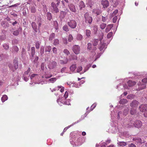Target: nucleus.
I'll return each instance as SVG.
<instances>
[{
    "mask_svg": "<svg viewBox=\"0 0 147 147\" xmlns=\"http://www.w3.org/2000/svg\"><path fill=\"white\" fill-rule=\"evenodd\" d=\"M31 82H34L35 84H43L44 82L38 80L40 77L37 74H32L31 75H29Z\"/></svg>",
    "mask_w": 147,
    "mask_h": 147,
    "instance_id": "f257e3e1",
    "label": "nucleus"
},
{
    "mask_svg": "<svg viewBox=\"0 0 147 147\" xmlns=\"http://www.w3.org/2000/svg\"><path fill=\"white\" fill-rule=\"evenodd\" d=\"M100 35H99V38H100V41L101 42L100 45L99 46V49L100 51L103 50V51L101 53V54L104 51V50L107 48V45L105 43H104L103 42H102V39L103 37V33L101 32L100 33Z\"/></svg>",
    "mask_w": 147,
    "mask_h": 147,
    "instance_id": "f03ea898",
    "label": "nucleus"
},
{
    "mask_svg": "<svg viewBox=\"0 0 147 147\" xmlns=\"http://www.w3.org/2000/svg\"><path fill=\"white\" fill-rule=\"evenodd\" d=\"M129 108L128 107H126L124 109L123 114L121 111L119 112L117 115V119H119L121 117H122V115L125 116H126L129 113Z\"/></svg>",
    "mask_w": 147,
    "mask_h": 147,
    "instance_id": "7ed1b4c3",
    "label": "nucleus"
},
{
    "mask_svg": "<svg viewBox=\"0 0 147 147\" xmlns=\"http://www.w3.org/2000/svg\"><path fill=\"white\" fill-rule=\"evenodd\" d=\"M119 84L117 85V88L119 90L124 89H129L128 86L127 85L124 84V80L121 79L119 81Z\"/></svg>",
    "mask_w": 147,
    "mask_h": 147,
    "instance_id": "20e7f679",
    "label": "nucleus"
},
{
    "mask_svg": "<svg viewBox=\"0 0 147 147\" xmlns=\"http://www.w3.org/2000/svg\"><path fill=\"white\" fill-rule=\"evenodd\" d=\"M146 83H147V77L144 78L142 80V82L139 83L138 84L139 88L137 90H140L145 88L146 87Z\"/></svg>",
    "mask_w": 147,
    "mask_h": 147,
    "instance_id": "39448f33",
    "label": "nucleus"
},
{
    "mask_svg": "<svg viewBox=\"0 0 147 147\" xmlns=\"http://www.w3.org/2000/svg\"><path fill=\"white\" fill-rule=\"evenodd\" d=\"M13 63L14 66L13 65L11 64H9L8 65L10 69L13 72H14L18 67L17 60L16 59L14 60L13 61Z\"/></svg>",
    "mask_w": 147,
    "mask_h": 147,
    "instance_id": "423d86ee",
    "label": "nucleus"
},
{
    "mask_svg": "<svg viewBox=\"0 0 147 147\" xmlns=\"http://www.w3.org/2000/svg\"><path fill=\"white\" fill-rule=\"evenodd\" d=\"M62 98H61V96H59V98L57 100V102L58 104L61 106V104L69 105H70L69 100L65 101V100Z\"/></svg>",
    "mask_w": 147,
    "mask_h": 147,
    "instance_id": "0eeeda50",
    "label": "nucleus"
},
{
    "mask_svg": "<svg viewBox=\"0 0 147 147\" xmlns=\"http://www.w3.org/2000/svg\"><path fill=\"white\" fill-rule=\"evenodd\" d=\"M84 18L85 20V22L91 24L92 21V18L90 16L88 13H86L84 15Z\"/></svg>",
    "mask_w": 147,
    "mask_h": 147,
    "instance_id": "6e6552de",
    "label": "nucleus"
},
{
    "mask_svg": "<svg viewBox=\"0 0 147 147\" xmlns=\"http://www.w3.org/2000/svg\"><path fill=\"white\" fill-rule=\"evenodd\" d=\"M67 24L71 28L74 29L76 26L77 22L74 20H71L67 22Z\"/></svg>",
    "mask_w": 147,
    "mask_h": 147,
    "instance_id": "1a4fd4ad",
    "label": "nucleus"
},
{
    "mask_svg": "<svg viewBox=\"0 0 147 147\" xmlns=\"http://www.w3.org/2000/svg\"><path fill=\"white\" fill-rule=\"evenodd\" d=\"M96 105V104L95 103L93 104L91 107V109L88 111V109H89V107H88L86 109V113L84 115H82L81 117V118L82 119H84L88 114V113L91 111H92L94 108L95 107Z\"/></svg>",
    "mask_w": 147,
    "mask_h": 147,
    "instance_id": "9d476101",
    "label": "nucleus"
},
{
    "mask_svg": "<svg viewBox=\"0 0 147 147\" xmlns=\"http://www.w3.org/2000/svg\"><path fill=\"white\" fill-rule=\"evenodd\" d=\"M81 141L82 140L81 138H76V140H75L74 141H70V142L71 144H74L76 146L81 145L82 143Z\"/></svg>",
    "mask_w": 147,
    "mask_h": 147,
    "instance_id": "9b49d317",
    "label": "nucleus"
},
{
    "mask_svg": "<svg viewBox=\"0 0 147 147\" xmlns=\"http://www.w3.org/2000/svg\"><path fill=\"white\" fill-rule=\"evenodd\" d=\"M51 7L52 8V11L54 13H57L59 11V9L57 8V5L56 4H55L53 2H52L51 3Z\"/></svg>",
    "mask_w": 147,
    "mask_h": 147,
    "instance_id": "f8f14e48",
    "label": "nucleus"
},
{
    "mask_svg": "<svg viewBox=\"0 0 147 147\" xmlns=\"http://www.w3.org/2000/svg\"><path fill=\"white\" fill-rule=\"evenodd\" d=\"M73 50L74 53L76 54H79L80 51V48L78 45H75L73 47Z\"/></svg>",
    "mask_w": 147,
    "mask_h": 147,
    "instance_id": "ddd939ff",
    "label": "nucleus"
},
{
    "mask_svg": "<svg viewBox=\"0 0 147 147\" xmlns=\"http://www.w3.org/2000/svg\"><path fill=\"white\" fill-rule=\"evenodd\" d=\"M139 109L140 111L143 112L147 111V104L141 105L139 107Z\"/></svg>",
    "mask_w": 147,
    "mask_h": 147,
    "instance_id": "4468645a",
    "label": "nucleus"
},
{
    "mask_svg": "<svg viewBox=\"0 0 147 147\" xmlns=\"http://www.w3.org/2000/svg\"><path fill=\"white\" fill-rule=\"evenodd\" d=\"M57 65V63L55 61L50 62L48 65L49 68L51 69L55 67Z\"/></svg>",
    "mask_w": 147,
    "mask_h": 147,
    "instance_id": "2eb2a0df",
    "label": "nucleus"
},
{
    "mask_svg": "<svg viewBox=\"0 0 147 147\" xmlns=\"http://www.w3.org/2000/svg\"><path fill=\"white\" fill-rule=\"evenodd\" d=\"M139 104L138 101L136 100H134L131 103L130 106L132 108H136Z\"/></svg>",
    "mask_w": 147,
    "mask_h": 147,
    "instance_id": "dca6fc26",
    "label": "nucleus"
},
{
    "mask_svg": "<svg viewBox=\"0 0 147 147\" xmlns=\"http://www.w3.org/2000/svg\"><path fill=\"white\" fill-rule=\"evenodd\" d=\"M142 123L141 121L139 120H136L134 124V126L137 128H140L142 125Z\"/></svg>",
    "mask_w": 147,
    "mask_h": 147,
    "instance_id": "f3484780",
    "label": "nucleus"
},
{
    "mask_svg": "<svg viewBox=\"0 0 147 147\" xmlns=\"http://www.w3.org/2000/svg\"><path fill=\"white\" fill-rule=\"evenodd\" d=\"M101 3L103 6V8L104 9L107 8L109 5V1L107 0L101 1Z\"/></svg>",
    "mask_w": 147,
    "mask_h": 147,
    "instance_id": "a211bd4d",
    "label": "nucleus"
},
{
    "mask_svg": "<svg viewBox=\"0 0 147 147\" xmlns=\"http://www.w3.org/2000/svg\"><path fill=\"white\" fill-rule=\"evenodd\" d=\"M134 143L136 144H140L142 143L141 138H134L133 139Z\"/></svg>",
    "mask_w": 147,
    "mask_h": 147,
    "instance_id": "6ab92c4d",
    "label": "nucleus"
},
{
    "mask_svg": "<svg viewBox=\"0 0 147 147\" xmlns=\"http://www.w3.org/2000/svg\"><path fill=\"white\" fill-rule=\"evenodd\" d=\"M126 123L127 124H125L123 123V125L125 127H131L134 126V123H132L131 121L129 122L128 121Z\"/></svg>",
    "mask_w": 147,
    "mask_h": 147,
    "instance_id": "aec40b11",
    "label": "nucleus"
},
{
    "mask_svg": "<svg viewBox=\"0 0 147 147\" xmlns=\"http://www.w3.org/2000/svg\"><path fill=\"white\" fill-rule=\"evenodd\" d=\"M22 31V28L20 27L18 30L13 31V34L16 36H18L19 34V32H21Z\"/></svg>",
    "mask_w": 147,
    "mask_h": 147,
    "instance_id": "412c9836",
    "label": "nucleus"
},
{
    "mask_svg": "<svg viewBox=\"0 0 147 147\" xmlns=\"http://www.w3.org/2000/svg\"><path fill=\"white\" fill-rule=\"evenodd\" d=\"M42 23V18L40 17H38L37 18V23L38 25V28L39 29L41 27Z\"/></svg>",
    "mask_w": 147,
    "mask_h": 147,
    "instance_id": "4be33fe9",
    "label": "nucleus"
},
{
    "mask_svg": "<svg viewBox=\"0 0 147 147\" xmlns=\"http://www.w3.org/2000/svg\"><path fill=\"white\" fill-rule=\"evenodd\" d=\"M81 119H80L78 121H76V122H74V123H73L71 125H69L68 126L65 127L64 130H63V132H65L66 130H67L68 129V128H69V127H71V126H73V125H74V124H76L77 123H78L79 122H80L81 121Z\"/></svg>",
    "mask_w": 147,
    "mask_h": 147,
    "instance_id": "5701e85b",
    "label": "nucleus"
},
{
    "mask_svg": "<svg viewBox=\"0 0 147 147\" xmlns=\"http://www.w3.org/2000/svg\"><path fill=\"white\" fill-rule=\"evenodd\" d=\"M92 12L96 14L97 15H99L101 13L100 10L99 9H95L92 11Z\"/></svg>",
    "mask_w": 147,
    "mask_h": 147,
    "instance_id": "b1692460",
    "label": "nucleus"
},
{
    "mask_svg": "<svg viewBox=\"0 0 147 147\" xmlns=\"http://www.w3.org/2000/svg\"><path fill=\"white\" fill-rule=\"evenodd\" d=\"M95 49L96 48L95 47H94V48H93L92 49V44L91 43H88L87 49L88 51L91 52H92V51L95 50Z\"/></svg>",
    "mask_w": 147,
    "mask_h": 147,
    "instance_id": "393cba45",
    "label": "nucleus"
},
{
    "mask_svg": "<svg viewBox=\"0 0 147 147\" xmlns=\"http://www.w3.org/2000/svg\"><path fill=\"white\" fill-rule=\"evenodd\" d=\"M53 26L55 29V32H57L58 29V24L57 21H55L53 22Z\"/></svg>",
    "mask_w": 147,
    "mask_h": 147,
    "instance_id": "a878e982",
    "label": "nucleus"
},
{
    "mask_svg": "<svg viewBox=\"0 0 147 147\" xmlns=\"http://www.w3.org/2000/svg\"><path fill=\"white\" fill-rule=\"evenodd\" d=\"M32 27L34 30L36 32L37 31V26L36 23L34 22H32L31 24Z\"/></svg>",
    "mask_w": 147,
    "mask_h": 147,
    "instance_id": "bb28decb",
    "label": "nucleus"
},
{
    "mask_svg": "<svg viewBox=\"0 0 147 147\" xmlns=\"http://www.w3.org/2000/svg\"><path fill=\"white\" fill-rule=\"evenodd\" d=\"M69 8L70 10L74 12H76V9L75 6L72 4H71L69 5Z\"/></svg>",
    "mask_w": 147,
    "mask_h": 147,
    "instance_id": "cd10ccee",
    "label": "nucleus"
},
{
    "mask_svg": "<svg viewBox=\"0 0 147 147\" xmlns=\"http://www.w3.org/2000/svg\"><path fill=\"white\" fill-rule=\"evenodd\" d=\"M127 83L128 86L129 88V87L132 86H134L136 84V82L135 81L131 80H129Z\"/></svg>",
    "mask_w": 147,
    "mask_h": 147,
    "instance_id": "c85d7f7f",
    "label": "nucleus"
},
{
    "mask_svg": "<svg viewBox=\"0 0 147 147\" xmlns=\"http://www.w3.org/2000/svg\"><path fill=\"white\" fill-rule=\"evenodd\" d=\"M31 59L32 60V58L34 57L35 53V48L34 47H32L31 48Z\"/></svg>",
    "mask_w": 147,
    "mask_h": 147,
    "instance_id": "c756f323",
    "label": "nucleus"
},
{
    "mask_svg": "<svg viewBox=\"0 0 147 147\" xmlns=\"http://www.w3.org/2000/svg\"><path fill=\"white\" fill-rule=\"evenodd\" d=\"M113 25L112 24H110L108 25L106 27L105 29V32L107 33L109 32V30L111 29L113 27Z\"/></svg>",
    "mask_w": 147,
    "mask_h": 147,
    "instance_id": "7c9ffc66",
    "label": "nucleus"
},
{
    "mask_svg": "<svg viewBox=\"0 0 147 147\" xmlns=\"http://www.w3.org/2000/svg\"><path fill=\"white\" fill-rule=\"evenodd\" d=\"M128 101L126 99H122L119 101V103L120 104H124L128 102Z\"/></svg>",
    "mask_w": 147,
    "mask_h": 147,
    "instance_id": "2f4dec72",
    "label": "nucleus"
},
{
    "mask_svg": "<svg viewBox=\"0 0 147 147\" xmlns=\"http://www.w3.org/2000/svg\"><path fill=\"white\" fill-rule=\"evenodd\" d=\"M91 65L90 64H89L86 67L84 68V71H82L80 73L81 74H83L84 73L86 72V71H88L89 69V68L91 66Z\"/></svg>",
    "mask_w": 147,
    "mask_h": 147,
    "instance_id": "473e14b6",
    "label": "nucleus"
},
{
    "mask_svg": "<svg viewBox=\"0 0 147 147\" xmlns=\"http://www.w3.org/2000/svg\"><path fill=\"white\" fill-rule=\"evenodd\" d=\"M85 5L84 2L82 1H81L79 3V7L80 10H82L83 8L85 7Z\"/></svg>",
    "mask_w": 147,
    "mask_h": 147,
    "instance_id": "72a5a7b5",
    "label": "nucleus"
},
{
    "mask_svg": "<svg viewBox=\"0 0 147 147\" xmlns=\"http://www.w3.org/2000/svg\"><path fill=\"white\" fill-rule=\"evenodd\" d=\"M19 51L18 47L16 46H13L12 47V52L13 53H17Z\"/></svg>",
    "mask_w": 147,
    "mask_h": 147,
    "instance_id": "f704fd0d",
    "label": "nucleus"
},
{
    "mask_svg": "<svg viewBox=\"0 0 147 147\" xmlns=\"http://www.w3.org/2000/svg\"><path fill=\"white\" fill-rule=\"evenodd\" d=\"M68 60V59L66 58L64 60H60L59 61V62L61 64L64 65L67 64V63Z\"/></svg>",
    "mask_w": 147,
    "mask_h": 147,
    "instance_id": "c9c22d12",
    "label": "nucleus"
},
{
    "mask_svg": "<svg viewBox=\"0 0 147 147\" xmlns=\"http://www.w3.org/2000/svg\"><path fill=\"white\" fill-rule=\"evenodd\" d=\"M99 40L98 39H94L93 40L92 43L93 45L95 46L97 45L99 42Z\"/></svg>",
    "mask_w": 147,
    "mask_h": 147,
    "instance_id": "e433bc0d",
    "label": "nucleus"
},
{
    "mask_svg": "<svg viewBox=\"0 0 147 147\" xmlns=\"http://www.w3.org/2000/svg\"><path fill=\"white\" fill-rule=\"evenodd\" d=\"M58 77H56L55 78H52L49 79L48 81L50 82V83H54L56 81L57 79H58Z\"/></svg>",
    "mask_w": 147,
    "mask_h": 147,
    "instance_id": "4c0bfd02",
    "label": "nucleus"
},
{
    "mask_svg": "<svg viewBox=\"0 0 147 147\" xmlns=\"http://www.w3.org/2000/svg\"><path fill=\"white\" fill-rule=\"evenodd\" d=\"M76 68V64H73L70 67V69L71 71H74Z\"/></svg>",
    "mask_w": 147,
    "mask_h": 147,
    "instance_id": "58836bf2",
    "label": "nucleus"
},
{
    "mask_svg": "<svg viewBox=\"0 0 147 147\" xmlns=\"http://www.w3.org/2000/svg\"><path fill=\"white\" fill-rule=\"evenodd\" d=\"M85 34L87 37L89 38L90 36L91 31L90 30L87 29L86 30Z\"/></svg>",
    "mask_w": 147,
    "mask_h": 147,
    "instance_id": "ea45409f",
    "label": "nucleus"
},
{
    "mask_svg": "<svg viewBox=\"0 0 147 147\" xmlns=\"http://www.w3.org/2000/svg\"><path fill=\"white\" fill-rule=\"evenodd\" d=\"M8 99L7 96L6 95H4L1 98V101L2 102H4Z\"/></svg>",
    "mask_w": 147,
    "mask_h": 147,
    "instance_id": "a19ab883",
    "label": "nucleus"
},
{
    "mask_svg": "<svg viewBox=\"0 0 147 147\" xmlns=\"http://www.w3.org/2000/svg\"><path fill=\"white\" fill-rule=\"evenodd\" d=\"M117 144L120 146H125L127 145L126 143L124 142H119Z\"/></svg>",
    "mask_w": 147,
    "mask_h": 147,
    "instance_id": "79ce46f5",
    "label": "nucleus"
},
{
    "mask_svg": "<svg viewBox=\"0 0 147 147\" xmlns=\"http://www.w3.org/2000/svg\"><path fill=\"white\" fill-rule=\"evenodd\" d=\"M59 43V40L57 39H55L53 41V44L55 46L57 45Z\"/></svg>",
    "mask_w": 147,
    "mask_h": 147,
    "instance_id": "37998d69",
    "label": "nucleus"
},
{
    "mask_svg": "<svg viewBox=\"0 0 147 147\" xmlns=\"http://www.w3.org/2000/svg\"><path fill=\"white\" fill-rule=\"evenodd\" d=\"M83 38V36H82L80 34H78L77 35V36L76 37V39L78 40H81Z\"/></svg>",
    "mask_w": 147,
    "mask_h": 147,
    "instance_id": "c03bdc74",
    "label": "nucleus"
},
{
    "mask_svg": "<svg viewBox=\"0 0 147 147\" xmlns=\"http://www.w3.org/2000/svg\"><path fill=\"white\" fill-rule=\"evenodd\" d=\"M55 34L53 33H51L50 35L49 38V40L50 41H51L55 38Z\"/></svg>",
    "mask_w": 147,
    "mask_h": 147,
    "instance_id": "a18cd8bd",
    "label": "nucleus"
},
{
    "mask_svg": "<svg viewBox=\"0 0 147 147\" xmlns=\"http://www.w3.org/2000/svg\"><path fill=\"white\" fill-rule=\"evenodd\" d=\"M134 108H132L131 109L130 112L131 114L132 115H134L136 113V109Z\"/></svg>",
    "mask_w": 147,
    "mask_h": 147,
    "instance_id": "49530a36",
    "label": "nucleus"
},
{
    "mask_svg": "<svg viewBox=\"0 0 147 147\" xmlns=\"http://www.w3.org/2000/svg\"><path fill=\"white\" fill-rule=\"evenodd\" d=\"M60 96H61V95ZM68 96V92L67 91H66L65 93V94H64L63 96V97H62L61 96V98H62V99H65L66 98H67Z\"/></svg>",
    "mask_w": 147,
    "mask_h": 147,
    "instance_id": "de8ad7c7",
    "label": "nucleus"
},
{
    "mask_svg": "<svg viewBox=\"0 0 147 147\" xmlns=\"http://www.w3.org/2000/svg\"><path fill=\"white\" fill-rule=\"evenodd\" d=\"M51 49V46H46L45 48V52H50Z\"/></svg>",
    "mask_w": 147,
    "mask_h": 147,
    "instance_id": "09e8293b",
    "label": "nucleus"
},
{
    "mask_svg": "<svg viewBox=\"0 0 147 147\" xmlns=\"http://www.w3.org/2000/svg\"><path fill=\"white\" fill-rule=\"evenodd\" d=\"M30 9L32 13H34L36 12V9H35V7L34 6H30Z\"/></svg>",
    "mask_w": 147,
    "mask_h": 147,
    "instance_id": "8fccbe9b",
    "label": "nucleus"
},
{
    "mask_svg": "<svg viewBox=\"0 0 147 147\" xmlns=\"http://www.w3.org/2000/svg\"><path fill=\"white\" fill-rule=\"evenodd\" d=\"M134 95L132 94L128 95L127 97V99L131 100L133 99L134 97Z\"/></svg>",
    "mask_w": 147,
    "mask_h": 147,
    "instance_id": "3c124183",
    "label": "nucleus"
},
{
    "mask_svg": "<svg viewBox=\"0 0 147 147\" xmlns=\"http://www.w3.org/2000/svg\"><path fill=\"white\" fill-rule=\"evenodd\" d=\"M41 69L43 71L47 69L45 63H42L41 65Z\"/></svg>",
    "mask_w": 147,
    "mask_h": 147,
    "instance_id": "603ef678",
    "label": "nucleus"
},
{
    "mask_svg": "<svg viewBox=\"0 0 147 147\" xmlns=\"http://www.w3.org/2000/svg\"><path fill=\"white\" fill-rule=\"evenodd\" d=\"M47 18L49 20H51L52 18L51 14V13L48 12L47 13Z\"/></svg>",
    "mask_w": 147,
    "mask_h": 147,
    "instance_id": "864d4df0",
    "label": "nucleus"
},
{
    "mask_svg": "<svg viewBox=\"0 0 147 147\" xmlns=\"http://www.w3.org/2000/svg\"><path fill=\"white\" fill-rule=\"evenodd\" d=\"M63 29L65 31L67 32L69 30L68 26L67 25H64L63 27Z\"/></svg>",
    "mask_w": 147,
    "mask_h": 147,
    "instance_id": "5fc2aeb1",
    "label": "nucleus"
},
{
    "mask_svg": "<svg viewBox=\"0 0 147 147\" xmlns=\"http://www.w3.org/2000/svg\"><path fill=\"white\" fill-rule=\"evenodd\" d=\"M118 12V10L117 9H116L115 10L113 13L111 14V17H113L114 16H116L115 15L117 14Z\"/></svg>",
    "mask_w": 147,
    "mask_h": 147,
    "instance_id": "6e6d98bb",
    "label": "nucleus"
},
{
    "mask_svg": "<svg viewBox=\"0 0 147 147\" xmlns=\"http://www.w3.org/2000/svg\"><path fill=\"white\" fill-rule=\"evenodd\" d=\"M40 43L38 42H36L35 43V46L36 49H38L40 47Z\"/></svg>",
    "mask_w": 147,
    "mask_h": 147,
    "instance_id": "4d7b16f0",
    "label": "nucleus"
},
{
    "mask_svg": "<svg viewBox=\"0 0 147 147\" xmlns=\"http://www.w3.org/2000/svg\"><path fill=\"white\" fill-rule=\"evenodd\" d=\"M106 24L105 23H102L100 25V28L102 29H104L106 26Z\"/></svg>",
    "mask_w": 147,
    "mask_h": 147,
    "instance_id": "13d9d810",
    "label": "nucleus"
},
{
    "mask_svg": "<svg viewBox=\"0 0 147 147\" xmlns=\"http://www.w3.org/2000/svg\"><path fill=\"white\" fill-rule=\"evenodd\" d=\"M21 53L22 56H24L25 55L26 51L24 48H22Z\"/></svg>",
    "mask_w": 147,
    "mask_h": 147,
    "instance_id": "bf43d9fd",
    "label": "nucleus"
},
{
    "mask_svg": "<svg viewBox=\"0 0 147 147\" xmlns=\"http://www.w3.org/2000/svg\"><path fill=\"white\" fill-rule=\"evenodd\" d=\"M44 48L43 47H42L40 48V54L42 55L44 53Z\"/></svg>",
    "mask_w": 147,
    "mask_h": 147,
    "instance_id": "052dcab7",
    "label": "nucleus"
},
{
    "mask_svg": "<svg viewBox=\"0 0 147 147\" xmlns=\"http://www.w3.org/2000/svg\"><path fill=\"white\" fill-rule=\"evenodd\" d=\"M3 45V47L5 50L8 49L9 48V45L6 44H4Z\"/></svg>",
    "mask_w": 147,
    "mask_h": 147,
    "instance_id": "680f3d73",
    "label": "nucleus"
},
{
    "mask_svg": "<svg viewBox=\"0 0 147 147\" xmlns=\"http://www.w3.org/2000/svg\"><path fill=\"white\" fill-rule=\"evenodd\" d=\"M118 128L117 127H112V129L113 130L112 132L113 133H115L117 131Z\"/></svg>",
    "mask_w": 147,
    "mask_h": 147,
    "instance_id": "e2e57ef3",
    "label": "nucleus"
},
{
    "mask_svg": "<svg viewBox=\"0 0 147 147\" xmlns=\"http://www.w3.org/2000/svg\"><path fill=\"white\" fill-rule=\"evenodd\" d=\"M52 51H53V53H54V54H55V55L57 54V49L56 48H55V47H53V49H52Z\"/></svg>",
    "mask_w": 147,
    "mask_h": 147,
    "instance_id": "0e129e2a",
    "label": "nucleus"
},
{
    "mask_svg": "<svg viewBox=\"0 0 147 147\" xmlns=\"http://www.w3.org/2000/svg\"><path fill=\"white\" fill-rule=\"evenodd\" d=\"M108 17L106 16H102V21L104 22H105L107 19Z\"/></svg>",
    "mask_w": 147,
    "mask_h": 147,
    "instance_id": "69168bd1",
    "label": "nucleus"
},
{
    "mask_svg": "<svg viewBox=\"0 0 147 147\" xmlns=\"http://www.w3.org/2000/svg\"><path fill=\"white\" fill-rule=\"evenodd\" d=\"M30 70H31V69H30V68L29 67L28 68L27 70L25 72L24 74V75H28V74L29 73V72H30Z\"/></svg>",
    "mask_w": 147,
    "mask_h": 147,
    "instance_id": "338daca9",
    "label": "nucleus"
},
{
    "mask_svg": "<svg viewBox=\"0 0 147 147\" xmlns=\"http://www.w3.org/2000/svg\"><path fill=\"white\" fill-rule=\"evenodd\" d=\"M67 67H63L61 70V73H65Z\"/></svg>",
    "mask_w": 147,
    "mask_h": 147,
    "instance_id": "774afa93",
    "label": "nucleus"
}]
</instances>
